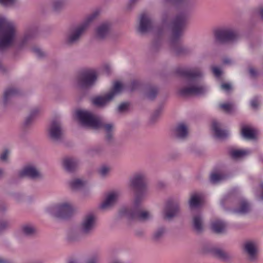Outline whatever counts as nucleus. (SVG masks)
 <instances>
[{
  "instance_id": "obj_63",
  "label": "nucleus",
  "mask_w": 263,
  "mask_h": 263,
  "mask_svg": "<svg viewBox=\"0 0 263 263\" xmlns=\"http://www.w3.org/2000/svg\"><path fill=\"white\" fill-rule=\"evenodd\" d=\"M230 62V60L229 59H224L223 60V63L224 64H228Z\"/></svg>"
},
{
  "instance_id": "obj_50",
  "label": "nucleus",
  "mask_w": 263,
  "mask_h": 263,
  "mask_svg": "<svg viewBox=\"0 0 263 263\" xmlns=\"http://www.w3.org/2000/svg\"><path fill=\"white\" fill-rule=\"evenodd\" d=\"M221 88L227 92H229L232 89V86L230 83H223L221 85Z\"/></svg>"
},
{
  "instance_id": "obj_28",
  "label": "nucleus",
  "mask_w": 263,
  "mask_h": 263,
  "mask_svg": "<svg viewBox=\"0 0 263 263\" xmlns=\"http://www.w3.org/2000/svg\"><path fill=\"white\" fill-rule=\"evenodd\" d=\"M193 226L195 230L198 233H201L203 230V220L202 216L197 214L193 217Z\"/></svg>"
},
{
  "instance_id": "obj_20",
  "label": "nucleus",
  "mask_w": 263,
  "mask_h": 263,
  "mask_svg": "<svg viewBox=\"0 0 263 263\" xmlns=\"http://www.w3.org/2000/svg\"><path fill=\"white\" fill-rule=\"evenodd\" d=\"M19 90L14 87H10L5 90L4 93L3 99V104L4 106H7L11 102L12 99L18 95Z\"/></svg>"
},
{
  "instance_id": "obj_21",
  "label": "nucleus",
  "mask_w": 263,
  "mask_h": 263,
  "mask_svg": "<svg viewBox=\"0 0 263 263\" xmlns=\"http://www.w3.org/2000/svg\"><path fill=\"white\" fill-rule=\"evenodd\" d=\"M85 237L81 232V230L78 227L70 230L67 235V240L70 242H76L80 240L82 237Z\"/></svg>"
},
{
  "instance_id": "obj_54",
  "label": "nucleus",
  "mask_w": 263,
  "mask_h": 263,
  "mask_svg": "<svg viewBox=\"0 0 263 263\" xmlns=\"http://www.w3.org/2000/svg\"><path fill=\"white\" fill-rule=\"evenodd\" d=\"M249 73L252 77H255L257 75V71L253 68H250L249 69Z\"/></svg>"
},
{
  "instance_id": "obj_49",
  "label": "nucleus",
  "mask_w": 263,
  "mask_h": 263,
  "mask_svg": "<svg viewBox=\"0 0 263 263\" xmlns=\"http://www.w3.org/2000/svg\"><path fill=\"white\" fill-rule=\"evenodd\" d=\"M162 42L161 40H157L153 42L152 48L153 50L156 51L158 50L161 47Z\"/></svg>"
},
{
  "instance_id": "obj_9",
  "label": "nucleus",
  "mask_w": 263,
  "mask_h": 263,
  "mask_svg": "<svg viewBox=\"0 0 263 263\" xmlns=\"http://www.w3.org/2000/svg\"><path fill=\"white\" fill-rule=\"evenodd\" d=\"M97 226V217L93 213L86 214L82 219L79 227L85 236L91 235L95 230Z\"/></svg>"
},
{
  "instance_id": "obj_7",
  "label": "nucleus",
  "mask_w": 263,
  "mask_h": 263,
  "mask_svg": "<svg viewBox=\"0 0 263 263\" xmlns=\"http://www.w3.org/2000/svg\"><path fill=\"white\" fill-rule=\"evenodd\" d=\"M46 212L54 217L66 219L73 214L74 209L70 202H63L49 206Z\"/></svg>"
},
{
  "instance_id": "obj_55",
  "label": "nucleus",
  "mask_w": 263,
  "mask_h": 263,
  "mask_svg": "<svg viewBox=\"0 0 263 263\" xmlns=\"http://www.w3.org/2000/svg\"><path fill=\"white\" fill-rule=\"evenodd\" d=\"M251 105L254 108H256L257 107V106H258V101H257V100L256 99H253L251 101Z\"/></svg>"
},
{
  "instance_id": "obj_35",
  "label": "nucleus",
  "mask_w": 263,
  "mask_h": 263,
  "mask_svg": "<svg viewBox=\"0 0 263 263\" xmlns=\"http://www.w3.org/2000/svg\"><path fill=\"white\" fill-rule=\"evenodd\" d=\"M166 232V229L164 227L158 228L153 234V238L155 241L161 239L164 236Z\"/></svg>"
},
{
  "instance_id": "obj_47",
  "label": "nucleus",
  "mask_w": 263,
  "mask_h": 263,
  "mask_svg": "<svg viewBox=\"0 0 263 263\" xmlns=\"http://www.w3.org/2000/svg\"><path fill=\"white\" fill-rule=\"evenodd\" d=\"M9 151L7 149H4L0 154V161L5 162L7 160L9 154Z\"/></svg>"
},
{
  "instance_id": "obj_26",
  "label": "nucleus",
  "mask_w": 263,
  "mask_h": 263,
  "mask_svg": "<svg viewBox=\"0 0 263 263\" xmlns=\"http://www.w3.org/2000/svg\"><path fill=\"white\" fill-rule=\"evenodd\" d=\"M187 134L188 129L185 124L181 123L176 126L174 130V135L176 138L183 139L187 137Z\"/></svg>"
},
{
  "instance_id": "obj_57",
  "label": "nucleus",
  "mask_w": 263,
  "mask_h": 263,
  "mask_svg": "<svg viewBox=\"0 0 263 263\" xmlns=\"http://www.w3.org/2000/svg\"><path fill=\"white\" fill-rule=\"evenodd\" d=\"M5 176V170L3 167H0V179L3 178Z\"/></svg>"
},
{
  "instance_id": "obj_36",
  "label": "nucleus",
  "mask_w": 263,
  "mask_h": 263,
  "mask_svg": "<svg viewBox=\"0 0 263 263\" xmlns=\"http://www.w3.org/2000/svg\"><path fill=\"white\" fill-rule=\"evenodd\" d=\"M41 110L39 108L36 107L32 109L29 115L26 118L24 124L25 125L27 126L29 125L33 120L35 118V117L39 114Z\"/></svg>"
},
{
  "instance_id": "obj_22",
  "label": "nucleus",
  "mask_w": 263,
  "mask_h": 263,
  "mask_svg": "<svg viewBox=\"0 0 263 263\" xmlns=\"http://www.w3.org/2000/svg\"><path fill=\"white\" fill-rule=\"evenodd\" d=\"M251 210L250 203L245 199H241L238 206L234 210V212L239 215H245L248 213Z\"/></svg>"
},
{
  "instance_id": "obj_53",
  "label": "nucleus",
  "mask_w": 263,
  "mask_h": 263,
  "mask_svg": "<svg viewBox=\"0 0 263 263\" xmlns=\"http://www.w3.org/2000/svg\"><path fill=\"white\" fill-rule=\"evenodd\" d=\"M160 115V110H156L152 116V117H151L152 120L154 121H155L156 120V119L158 118V117Z\"/></svg>"
},
{
  "instance_id": "obj_46",
  "label": "nucleus",
  "mask_w": 263,
  "mask_h": 263,
  "mask_svg": "<svg viewBox=\"0 0 263 263\" xmlns=\"http://www.w3.org/2000/svg\"><path fill=\"white\" fill-rule=\"evenodd\" d=\"M100 257L97 254L92 255L87 260L86 263H98L100 261Z\"/></svg>"
},
{
  "instance_id": "obj_12",
  "label": "nucleus",
  "mask_w": 263,
  "mask_h": 263,
  "mask_svg": "<svg viewBox=\"0 0 263 263\" xmlns=\"http://www.w3.org/2000/svg\"><path fill=\"white\" fill-rule=\"evenodd\" d=\"M215 40L220 43H226L236 41L238 37V32L229 28L216 30L214 33Z\"/></svg>"
},
{
  "instance_id": "obj_51",
  "label": "nucleus",
  "mask_w": 263,
  "mask_h": 263,
  "mask_svg": "<svg viewBox=\"0 0 263 263\" xmlns=\"http://www.w3.org/2000/svg\"><path fill=\"white\" fill-rule=\"evenodd\" d=\"M138 1L139 0H129L126 6L127 9L130 10Z\"/></svg>"
},
{
  "instance_id": "obj_64",
  "label": "nucleus",
  "mask_w": 263,
  "mask_h": 263,
  "mask_svg": "<svg viewBox=\"0 0 263 263\" xmlns=\"http://www.w3.org/2000/svg\"><path fill=\"white\" fill-rule=\"evenodd\" d=\"M261 187L262 189V194H261V199H263V183L261 184Z\"/></svg>"
},
{
  "instance_id": "obj_18",
  "label": "nucleus",
  "mask_w": 263,
  "mask_h": 263,
  "mask_svg": "<svg viewBox=\"0 0 263 263\" xmlns=\"http://www.w3.org/2000/svg\"><path fill=\"white\" fill-rule=\"evenodd\" d=\"M80 164V160L74 157H66L63 160V166L64 169L70 173L75 171Z\"/></svg>"
},
{
  "instance_id": "obj_58",
  "label": "nucleus",
  "mask_w": 263,
  "mask_h": 263,
  "mask_svg": "<svg viewBox=\"0 0 263 263\" xmlns=\"http://www.w3.org/2000/svg\"><path fill=\"white\" fill-rule=\"evenodd\" d=\"M132 90H133L137 88V87L138 85V83L136 81H134L132 82Z\"/></svg>"
},
{
  "instance_id": "obj_25",
  "label": "nucleus",
  "mask_w": 263,
  "mask_h": 263,
  "mask_svg": "<svg viewBox=\"0 0 263 263\" xmlns=\"http://www.w3.org/2000/svg\"><path fill=\"white\" fill-rule=\"evenodd\" d=\"M226 223L221 220H215L211 223V229L215 233L222 234L224 233L227 228Z\"/></svg>"
},
{
  "instance_id": "obj_32",
  "label": "nucleus",
  "mask_w": 263,
  "mask_h": 263,
  "mask_svg": "<svg viewBox=\"0 0 263 263\" xmlns=\"http://www.w3.org/2000/svg\"><path fill=\"white\" fill-rule=\"evenodd\" d=\"M241 134L246 139L254 140L256 138V132L253 128L245 126L241 128Z\"/></svg>"
},
{
  "instance_id": "obj_11",
  "label": "nucleus",
  "mask_w": 263,
  "mask_h": 263,
  "mask_svg": "<svg viewBox=\"0 0 263 263\" xmlns=\"http://www.w3.org/2000/svg\"><path fill=\"white\" fill-rule=\"evenodd\" d=\"M64 130L59 119L53 120L48 129L49 138L54 142H60L64 138Z\"/></svg>"
},
{
  "instance_id": "obj_17",
  "label": "nucleus",
  "mask_w": 263,
  "mask_h": 263,
  "mask_svg": "<svg viewBox=\"0 0 263 263\" xmlns=\"http://www.w3.org/2000/svg\"><path fill=\"white\" fill-rule=\"evenodd\" d=\"M153 27V20L149 14L146 13H142L139 17L138 31L142 33L149 31Z\"/></svg>"
},
{
  "instance_id": "obj_19",
  "label": "nucleus",
  "mask_w": 263,
  "mask_h": 263,
  "mask_svg": "<svg viewBox=\"0 0 263 263\" xmlns=\"http://www.w3.org/2000/svg\"><path fill=\"white\" fill-rule=\"evenodd\" d=\"M119 194L116 192H111L108 194L104 201L100 205L102 210H107L113 206L118 201Z\"/></svg>"
},
{
  "instance_id": "obj_39",
  "label": "nucleus",
  "mask_w": 263,
  "mask_h": 263,
  "mask_svg": "<svg viewBox=\"0 0 263 263\" xmlns=\"http://www.w3.org/2000/svg\"><path fill=\"white\" fill-rule=\"evenodd\" d=\"M249 152L245 150L234 149L230 152L231 157L234 159H238L247 155Z\"/></svg>"
},
{
  "instance_id": "obj_62",
  "label": "nucleus",
  "mask_w": 263,
  "mask_h": 263,
  "mask_svg": "<svg viewBox=\"0 0 263 263\" xmlns=\"http://www.w3.org/2000/svg\"><path fill=\"white\" fill-rule=\"evenodd\" d=\"M0 70L2 71H5V68L2 65L1 61H0Z\"/></svg>"
},
{
  "instance_id": "obj_30",
  "label": "nucleus",
  "mask_w": 263,
  "mask_h": 263,
  "mask_svg": "<svg viewBox=\"0 0 263 263\" xmlns=\"http://www.w3.org/2000/svg\"><path fill=\"white\" fill-rule=\"evenodd\" d=\"M21 231L25 236H32L36 234V229L33 224L26 223L22 226Z\"/></svg>"
},
{
  "instance_id": "obj_52",
  "label": "nucleus",
  "mask_w": 263,
  "mask_h": 263,
  "mask_svg": "<svg viewBox=\"0 0 263 263\" xmlns=\"http://www.w3.org/2000/svg\"><path fill=\"white\" fill-rule=\"evenodd\" d=\"M212 71L216 77H219L221 74V70L217 67H213Z\"/></svg>"
},
{
  "instance_id": "obj_4",
  "label": "nucleus",
  "mask_w": 263,
  "mask_h": 263,
  "mask_svg": "<svg viewBox=\"0 0 263 263\" xmlns=\"http://www.w3.org/2000/svg\"><path fill=\"white\" fill-rule=\"evenodd\" d=\"M99 14L98 11H95L87 16L82 23L69 29L65 34L64 43L68 46L78 44L90 24L97 17Z\"/></svg>"
},
{
  "instance_id": "obj_3",
  "label": "nucleus",
  "mask_w": 263,
  "mask_h": 263,
  "mask_svg": "<svg viewBox=\"0 0 263 263\" xmlns=\"http://www.w3.org/2000/svg\"><path fill=\"white\" fill-rule=\"evenodd\" d=\"M177 72L187 79V86L181 88L179 94L182 97L192 95H200L207 90L206 86L199 83L198 79L203 76L200 68L194 67L190 68H180Z\"/></svg>"
},
{
  "instance_id": "obj_40",
  "label": "nucleus",
  "mask_w": 263,
  "mask_h": 263,
  "mask_svg": "<svg viewBox=\"0 0 263 263\" xmlns=\"http://www.w3.org/2000/svg\"><path fill=\"white\" fill-rule=\"evenodd\" d=\"M158 93V89L155 86H152L148 88L146 93V97L149 100L154 99Z\"/></svg>"
},
{
  "instance_id": "obj_13",
  "label": "nucleus",
  "mask_w": 263,
  "mask_h": 263,
  "mask_svg": "<svg viewBox=\"0 0 263 263\" xmlns=\"http://www.w3.org/2000/svg\"><path fill=\"white\" fill-rule=\"evenodd\" d=\"M76 116L80 123L88 127L95 128L100 117L94 116L91 112L87 110H79L76 112Z\"/></svg>"
},
{
  "instance_id": "obj_1",
  "label": "nucleus",
  "mask_w": 263,
  "mask_h": 263,
  "mask_svg": "<svg viewBox=\"0 0 263 263\" xmlns=\"http://www.w3.org/2000/svg\"><path fill=\"white\" fill-rule=\"evenodd\" d=\"M176 5L180 9L172 21L171 36L170 40V48L171 52L178 56L186 54L189 49L181 44L187 21L193 9L194 3L192 0H165Z\"/></svg>"
},
{
  "instance_id": "obj_15",
  "label": "nucleus",
  "mask_w": 263,
  "mask_h": 263,
  "mask_svg": "<svg viewBox=\"0 0 263 263\" xmlns=\"http://www.w3.org/2000/svg\"><path fill=\"white\" fill-rule=\"evenodd\" d=\"M180 212V205L177 201H170L165 205L163 215L164 219L170 220L177 216Z\"/></svg>"
},
{
  "instance_id": "obj_24",
  "label": "nucleus",
  "mask_w": 263,
  "mask_h": 263,
  "mask_svg": "<svg viewBox=\"0 0 263 263\" xmlns=\"http://www.w3.org/2000/svg\"><path fill=\"white\" fill-rule=\"evenodd\" d=\"M110 25L108 23H104L99 25L96 29V36L99 39L105 38L108 34Z\"/></svg>"
},
{
  "instance_id": "obj_42",
  "label": "nucleus",
  "mask_w": 263,
  "mask_h": 263,
  "mask_svg": "<svg viewBox=\"0 0 263 263\" xmlns=\"http://www.w3.org/2000/svg\"><path fill=\"white\" fill-rule=\"evenodd\" d=\"M11 226V222L8 219L0 220V232L9 228Z\"/></svg>"
},
{
  "instance_id": "obj_2",
  "label": "nucleus",
  "mask_w": 263,
  "mask_h": 263,
  "mask_svg": "<svg viewBox=\"0 0 263 263\" xmlns=\"http://www.w3.org/2000/svg\"><path fill=\"white\" fill-rule=\"evenodd\" d=\"M17 26L15 23L6 17H0V51L3 52L12 45L22 48L35 35V29L26 30L23 36L17 40Z\"/></svg>"
},
{
  "instance_id": "obj_61",
  "label": "nucleus",
  "mask_w": 263,
  "mask_h": 263,
  "mask_svg": "<svg viewBox=\"0 0 263 263\" xmlns=\"http://www.w3.org/2000/svg\"><path fill=\"white\" fill-rule=\"evenodd\" d=\"M111 263H124V262L120 260L116 259V260L112 261Z\"/></svg>"
},
{
  "instance_id": "obj_10",
  "label": "nucleus",
  "mask_w": 263,
  "mask_h": 263,
  "mask_svg": "<svg viewBox=\"0 0 263 263\" xmlns=\"http://www.w3.org/2000/svg\"><path fill=\"white\" fill-rule=\"evenodd\" d=\"M123 86L119 82L114 83L111 90L104 96L94 98L92 100V103L97 106L102 107L107 104L122 90Z\"/></svg>"
},
{
  "instance_id": "obj_37",
  "label": "nucleus",
  "mask_w": 263,
  "mask_h": 263,
  "mask_svg": "<svg viewBox=\"0 0 263 263\" xmlns=\"http://www.w3.org/2000/svg\"><path fill=\"white\" fill-rule=\"evenodd\" d=\"M105 150L103 146H97L93 147L88 151V154L92 156H100L103 155L104 153Z\"/></svg>"
},
{
  "instance_id": "obj_27",
  "label": "nucleus",
  "mask_w": 263,
  "mask_h": 263,
  "mask_svg": "<svg viewBox=\"0 0 263 263\" xmlns=\"http://www.w3.org/2000/svg\"><path fill=\"white\" fill-rule=\"evenodd\" d=\"M245 250L249 256V259L251 261L256 260V249L255 245L253 242H247L245 245Z\"/></svg>"
},
{
  "instance_id": "obj_38",
  "label": "nucleus",
  "mask_w": 263,
  "mask_h": 263,
  "mask_svg": "<svg viewBox=\"0 0 263 263\" xmlns=\"http://www.w3.org/2000/svg\"><path fill=\"white\" fill-rule=\"evenodd\" d=\"M65 5V0H51V6L54 11L60 10L63 8Z\"/></svg>"
},
{
  "instance_id": "obj_33",
  "label": "nucleus",
  "mask_w": 263,
  "mask_h": 263,
  "mask_svg": "<svg viewBox=\"0 0 263 263\" xmlns=\"http://www.w3.org/2000/svg\"><path fill=\"white\" fill-rule=\"evenodd\" d=\"M111 171V167L109 165L103 164L101 165L97 170L98 176L102 179L108 177Z\"/></svg>"
},
{
  "instance_id": "obj_44",
  "label": "nucleus",
  "mask_w": 263,
  "mask_h": 263,
  "mask_svg": "<svg viewBox=\"0 0 263 263\" xmlns=\"http://www.w3.org/2000/svg\"><path fill=\"white\" fill-rule=\"evenodd\" d=\"M32 52L37 57L41 58L45 56V53L37 47H33L31 49Z\"/></svg>"
},
{
  "instance_id": "obj_6",
  "label": "nucleus",
  "mask_w": 263,
  "mask_h": 263,
  "mask_svg": "<svg viewBox=\"0 0 263 263\" xmlns=\"http://www.w3.org/2000/svg\"><path fill=\"white\" fill-rule=\"evenodd\" d=\"M141 203L136 205L134 200L132 208L125 206L121 209L119 212L120 215L129 220L137 219L143 222L151 220L153 217L152 213L149 211L141 210Z\"/></svg>"
},
{
  "instance_id": "obj_16",
  "label": "nucleus",
  "mask_w": 263,
  "mask_h": 263,
  "mask_svg": "<svg viewBox=\"0 0 263 263\" xmlns=\"http://www.w3.org/2000/svg\"><path fill=\"white\" fill-rule=\"evenodd\" d=\"M95 129H103L106 133V140L111 142L113 140V132L114 124L112 123H107L103 119L100 118L94 128Z\"/></svg>"
},
{
  "instance_id": "obj_56",
  "label": "nucleus",
  "mask_w": 263,
  "mask_h": 263,
  "mask_svg": "<svg viewBox=\"0 0 263 263\" xmlns=\"http://www.w3.org/2000/svg\"><path fill=\"white\" fill-rule=\"evenodd\" d=\"M7 209V205L4 202H0V212L5 211Z\"/></svg>"
},
{
  "instance_id": "obj_8",
  "label": "nucleus",
  "mask_w": 263,
  "mask_h": 263,
  "mask_svg": "<svg viewBox=\"0 0 263 263\" xmlns=\"http://www.w3.org/2000/svg\"><path fill=\"white\" fill-rule=\"evenodd\" d=\"M97 78V72L92 69L80 71L74 80L75 85L80 88H87L93 85Z\"/></svg>"
},
{
  "instance_id": "obj_41",
  "label": "nucleus",
  "mask_w": 263,
  "mask_h": 263,
  "mask_svg": "<svg viewBox=\"0 0 263 263\" xmlns=\"http://www.w3.org/2000/svg\"><path fill=\"white\" fill-rule=\"evenodd\" d=\"M224 176L220 173H213L210 176V181L214 184L217 183L224 179Z\"/></svg>"
},
{
  "instance_id": "obj_48",
  "label": "nucleus",
  "mask_w": 263,
  "mask_h": 263,
  "mask_svg": "<svg viewBox=\"0 0 263 263\" xmlns=\"http://www.w3.org/2000/svg\"><path fill=\"white\" fill-rule=\"evenodd\" d=\"M129 104L127 103H122L120 104L118 107V111L119 112H123L128 109Z\"/></svg>"
},
{
  "instance_id": "obj_5",
  "label": "nucleus",
  "mask_w": 263,
  "mask_h": 263,
  "mask_svg": "<svg viewBox=\"0 0 263 263\" xmlns=\"http://www.w3.org/2000/svg\"><path fill=\"white\" fill-rule=\"evenodd\" d=\"M130 186L136 191L134 200L137 205L142 202L148 194L146 174L143 172L134 174L130 179Z\"/></svg>"
},
{
  "instance_id": "obj_59",
  "label": "nucleus",
  "mask_w": 263,
  "mask_h": 263,
  "mask_svg": "<svg viewBox=\"0 0 263 263\" xmlns=\"http://www.w3.org/2000/svg\"><path fill=\"white\" fill-rule=\"evenodd\" d=\"M259 14L261 16V19L263 20V7L260 8Z\"/></svg>"
},
{
  "instance_id": "obj_34",
  "label": "nucleus",
  "mask_w": 263,
  "mask_h": 263,
  "mask_svg": "<svg viewBox=\"0 0 263 263\" xmlns=\"http://www.w3.org/2000/svg\"><path fill=\"white\" fill-rule=\"evenodd\" d=\"M85 184V181L80 179H74L70 182L71 188L73 190H79L83 188Z\"/></svg>"
},
{
  "instance_id": "obj_29",
  "label": "nucleus",
  "mask_w": 263,
  "mask_h": 263,
  "mask_svg": "<svg viewBox=\"0 0 263 263\" xmlns=\"http://www.w3.org/2000/svg\"><path fill=\"white\" fill-rule=\"evenodd\" d=\"M213 255L217 258L223 261L230 260L232 256L231 254L221 249H215L212 250Z\"/></svg>"
},
{
  "instance_id": "obj_23",
  "label": "nucleus",
  "mask_w": 263,
  "mask_h": 263,
  "mask_svg": "<svg viewBox=\"0 0 263 263\" xmlns=\"http://www.w3.org/2000/svg\"><path fill=\"white\" fill-rule=\"evenodd\" d=\"M212 128L214 133V136L217 138L223 139L229 135L228 131L221 129L220 124L216 121H213Z\"/></svg>"
},
{
  "instance_id": "obj_43",
  "label": "nucleus",
  "mask_w": 263,
  "mask_h": 263,
  "mask_svg": "<svg viewBox=\"0 0 263 263\" xmlns=\"http://www.w3.org/2000/svg\"><path fill=\"white\" fill-rule=\"evenodd\" d=\"M16 2V0H0V5L8 7L12 6Z\"/></svg>"
},
{
  "instance_id": "obj_45",
  "label": "nucleus",
  "mask_w": 263,
  "mask_h": 263,
  "mask_svg": "<svg viewBox=\"0 0 263 263\" xmlns=\"http://www.w3.org/2000/svg\"><path fill=\"white\" fill-rule=\"evenodd\" d=\"M220 107L224 111L229 112L231 111L233 108V105L230 103H223L220 105Z\"/></svg>"
},
{
  "instance_id": "obj_60",
  "label": "nucleus",
  "mask_w": 263,
  "mask_h": 263,
  "mask_svg": "<svg viewBox=\"0 0 263 263\" xmlns=\"http://www.w3.org/2000/svg\"><path fill=\"white\" fill-rule=\"evenodd\" d=\"M144 234L143 232L142 231H137L136 232V234L138 236H142Z\"/></svg>"
},
{
  "instance_id": "obj_31",
  "label": "nucleus",
  "mask_w": 263,
  "mask_h": 263,
  "mask_svg": "<svg viewBox=\"0 0 263 263\" xmlns=\"http://www.w3.org/2000/svg\"><path fill=\"white\" fill-rule=\"evenodd\" d=\"M201 195L198 193H194L191 195L189 201L190 208H197L201 204Z\"/></svg>"
},
{
  "instance_id": "obj_14",
  "label": "nucleus",
  "mask_w": 263,
  "mask_h": 263,
  "mask_svg": "<svg viewBox=\"0 0 263 263\" xmlns=\"http://www.w3.org/2000/svg\"><path fill=\"white\" fill-rule=\"evenodd\" d=\"M20 177H28L32 179H36L42 177L39 169L34 164L25 165L18 173Z\"/></svg>"
}]
</instances>
